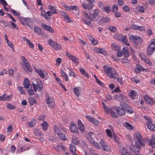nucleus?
I'll return each instance as SVG.
<instances>
[{"mask_svg":"<svg viewBox=\"0 0 155 155\" xmlns=\"http://www.w3.org/2000/svg\"><path fill=\"white\" fill-rule=\"evenodd\" d=\"M124 97H123L122 94H119L116 95L115 96V99L119 101L123 100Z\"/></svg>","mask_w":155,"mask_h":155,"instance_id":"30","label":"nucleus"},{"mask_svg":"<svg viewBox=\"0 0 155 155\" xmlns=\"http://www.w3.org/2000/svg\"><path fill=\"white\" fill-rule=\"evenodd\" d=\"M120 105L121 107L124 109L125 111L127 113L130 114H132L133 113L134 111L132 108L129 106L127 104L123 102H120Z\"/></svg>","mask_w":155,"mask_h":155,"instance_id":"3","label":"nucleus"},{"mask_svg":"<svg viewBox=\"0 0 155 155\" xmlns=\"http://www.w3.org/2000/svg\"><path fill=\"white\" fill-rule=\"evenodd\" d=\"M58 137L61 140H66V137L65 135L61 132L57 134Z\"/></svg>","mask_w":155,"mask_h":155,"instance_id":"25","label":"nucleus"},{"mask_svg":"<svg viewBox=\"0 0 155 155\" xmlns=\"http://www.w3.org/2000/svg\"><path fill=\"white\" fill-rule=\"evenodd\" d=\"M70 129L71 132L77 133L78 134V128L76 127V125L75 124H73V123H71V126Z\"/></svg>","mask_w":155,"mask_h":155,"instance_id":"16","label":"nucleus"},{"mask_svg":"<svg viewBox=\"0 0 155 155\" xmlns=\"http://www.w3.org/2000/svg\"><path fill=\"white\" fill-rule=\"evenodd\" d=\"M115 109L116 110V112L117 113V114L120 116H123L125 115V112L124 109L120 107H116Z\"/></svg>","mask_w":155,"mask_h":155,"instance_id":"10","label":"nucleus"},{"mask_svg":"<svg viewBox=\"0 0 155 155\" xmlns=\"http://www.w3.org/2000/svg\"><path fill=\"white\" fill-rule=\"evenodd\" d=\"M54 128L55 132L57 134L61 132L60 129L58 127L57 125H54Z\"/></svg>","mask_w":155,"mask_h":155,"instance_id":"44","label":"nucleus"},{"mask_svg":"<svg viewBox=\"0 0 155 155\" xmlns=\"http://www.w3.org/2000/svg\"><path fill=\"white\" fill-rule=\"evenodd\" d=\"M136 9L140 12H143L144 11V9L142 6H137L136 7Z\"/></svg>","mask_w":155,"mask_h":155,"instance_id":"32","label":"nucleus"},{"mask_svg":"<svg viewBox=\"0 0 155 155\" xmlns=\"http://www.w3.org/2000/svg\"><path fill=\"white\" fill-rule=\"evenodd\" d=\"M89 13L91 16V17L92 18H94L98 16L99 14V12L98 9H96L95 10H92L90 11Z\"/></svg>","mask_w":155,"mask_h":155,"instance_id":"9","label":"nucleus"},{"mask_svg":"<svg viewBox=\"0 0 155 155\" xmlns=\"http://www.w3.org/2000/svg\"><path fill=\"white\" fill-rule=\"evenodd\" d=\"M91 144H92L93 146L95 147L97 149H101V147L99 146V144L97 142H95V141H94V143H92Z\"/></svg>","mask_w":155,"mask_h":155,"instance_id":"50","label":"nucleus"},{"mask_svg":"<svg viewBox=\"0 0 155 155\" xmlns=\"http://www.w3.org/2000/svg\"><path fill=\"white\" fill-rule=\"evenodd\" d=\"M102 104L103 107L105 112H108L111 111V109L109 107H107L104 102H102Z\"/></svg>","mask_w":155,"mask_h":155,"instance_id":"29","label":"nucleus"},{"mask_svg":"<svg viewBox=\"0 0 155 155\" xmlns=\"http://www.w3.org/2000/svg\"><path fill=\"white\" fill-rule=\"evenodd\" d=\"M41 125L43 130L45 131L47 130L48 127V124L47 121H44L43 123L41 124Z\"/></svg>","mask_w":155,"mask_h":155,"instance_id":"18","label":"nucleus"},{"mask_svg":"<svg viewBox=\"0 0 155 155\" xmlns=\"http://www.w3.org/2000/svg\"><path fill=\"white\" fill-rule=\"evenodd\" d=\"M94 51L99 54H101L105 55H107V53L105 50L103 48H95L94 49Z\"/></svg>","mask_w":155,"mask_h":155,"instance_id":"13","label":"nucleus"},{"mask_svg":"<svg viewBox=\"0 0 155 155\" xmlns=\"http://www.w3.org/2000/svg\"><path fill=\"white\" fill-rule=\"evenodd\" d=\"M149 47L155 50V39L151 41L150 45L148 46Z\"/></svg>","mask_w":155,"mask_h":155,"instance_id":"34","label":"nucleus"},{"mask_svg":"<svg viewBox=\"0 0 155 155\" xmlns=\"http://www.w3.org/2000/svg\"><path fill=\"white\" fill-rule=\"evenodd\" d=\"M70 150L71 152L73 155H77L76 152V147L75 146L71 144L70 145Z\"/></svg>","mask_w":155,"mask_h":155,"instance_id":"17","label":"nucleus"},{"mask_svg":"<svg viewBox=\"0 0 155 155\" xmlns=\"http://www.w3.org/2000/svg\"><path fill=\"white\" fill-rule=\"evenodd\" d=\"M47 75V71L44 70L39 69V76L42 78H45V80L47 79L46 75Z\"/></svg>","mask_w":155,"mask_h":155,"instance_id":"12","label":"nucleus"},{"mask_svg":"<svg viewBox=\"0 0 155 155\" xmlns=\"http://www.w3.org/2000/svg\"><path fill=\"white\" fill-rule=\"evenodd\" d=\"M122 62L123 63H128L129 62V60L125 58H124L122 59Z\"/></svg>","mask_w":155,"mask_h":155,"instance_id":"64","label":"nucleus"},{"mask_svg":"<svg viewBox=\"0 0 155 155\" xmlns=\"http://www.w3.org/2000/svg\"><path fill=\"white\" fill-rule=\"evenodd\" d=\"M11 11L14 14V15L15 16H19L20 14L18 11H16L14 10L13 9H12L11 10Z\"/></svg>","mask_w":155,"mask_h":155,"instance_id":"49","label":"nucleus"},{"mask_svg":"<svg viewBox=\"0 0 155 155\" xmlns=\"http://www.w3.org/2000/svg\"><path fill=\"white\" fill-rule=\"evenodd\" d=\"M131 28L134 30H138L139 28V26L133 24L131 25Z\"/></svg>","mask_w":155,"mask_h":155,"instance_id":"58","label":"nucleus"},{"mask_svg":"<svg viewBox=\"0 0 155 155\" xmlns=\"http://www.w3.org/2000/svg\"><path fill=\"white\" fill-rule=\"evenodd\" d=\"M129 96L130 97H131L133 99L135 98L136 96L135 91L134 90L131 91L129 93Z\"/></svg>","mask_w":155,"mask_h":155,"instance_id":"39","label":"nucleus"},{"mask_svg":"<svg viewBox=\"0 0 155 155\" xmlns=\"http://www.w3.org/2000/svg\"><path fill=\"white\" fill-rule=\"evenodd\" d=\"M122 51L125 57H128L129 55V52L127 47H124Z\"/></svg>","mask_w":155,"mask_h":155,"instance_id":"23","label":"nucleus"},{"mask_svg":"<svg viewBox=\"0 0 155 155\" xmlns=\"http://www.w3.org/2000/svg\"><path fill=\"white\" fill-rule=\"evenodd\" d=\"M147 127L148 129L151 130H155V126L151 122L147 123Z\"/></svg>","mask_w":155,"mask_h":155,"instance_id":"19","label":"nucleus"},{"mask_svg":"<svg viewBox=\"0 0 155 155\" xmlns=\"http://www.w3.org/2000/svg\"><path fill=\"white\" fill-rule=\"evenodd\" d=\"M122 155H130L129 153L124 148H123L120 150Z\"/></svg>","mask_w":155,"mask_h":155,"instance_id":"37","label":"nucleus"},{"mask_svg":"<svg viewBox=\"0 0 155 155\" xmlns=\"http://www.w3.org/2000/svg\"><path fill=\"white\" fill-rule=\"evenodd\" d=\"M108 113H110L111 114V117L113 118H117V116L116 113L113 111L111 109V111L108 112Z\"/></svg>","mask_w":155,"mask_h":155,"instance_id":"54","label":"nucleus"},{"mask_svg":"<svg viewBox=\"0 0 155 155\" xmlns=\"http://www.w3.org/2000/svg\"><path fill=\"white\" fill-rule=\"evenodd\" d=\"M109 29L111 32H115L117 31V29L114 26H110L109 27Z\"/></svg>","mask_w":155,"mask_h":155,"instance_id":"55","label":"nucleus"},{"mask_svg":"<svg viewBox=\"0 0 155 155\" xmlns=\"http://www.w3.org/2000/svg\"><path fill=\"white\" fill-rule=\"evenodd\" d=\"M155 50L148 47L147 49V54L148 55H151L153 53Z\"/></svg>","mask_w":155,"mask_h":155,"instance_id":"31","label":"nucleus"},{"mask_svg":"<svg viewBox=\"0 0 155 155\" xmlns=\"http://www.w3.org/2000/svg\"><path fill=\"white\" fill-rule=\"evenodd\" d=\"M82 22H83L84 24L88 25L90 27H93V24L90 21H87L85 19H84L83 18H82Z\"/></svg>","mask_w":155,"mask_h":155,"instance_id":"26","label":"nucleus"},{"mask_svg":"<svg viewBox=\"0 0 155 155\" xmlns=\"http://www.w3.org/2000/svg\"><path fill=\"white\" fill-rule=\"evenodd\" d=\"M122 35V34L119 35L118 34H116L114 35V38L117 40L119 41L121 39Z\"/></svg>","mask_w":155,"mask_h":155,"instance_id":"48","label":"nucleus"},{"mask_svg":"<svg viewBox=\"0 0 155 155\" xmlns=\"http://www.w3.org/2000/svg\"><path fill=\"white\" fill-rule=\"evenodd\" d=\"M118 10V6L116 5H114L112 7V11L113 12H117Z\"/></svg>","mask_w":155,"mask_h":155,"instance_id":"63","label":"nucleus"},{"mask_svg":"<svg viewBox=\"0 0 155 155\" xmlns=\"http://www.w3.org/2000/svg\"><path fill=\"white\" fill-rule=\"evenodd\" d=\"M110 21V18L108 17L104 18L100 20V22L101 21L103 23L108 22Z\"/></svg>","mask_w":155,"mask_h":155,"instance_id":"36","label":"nucleus"},{"mask_svg":"<svg viewBox=\"0 0 155 155\" xmlns=\"http://www.w3.org/2000/svg\"><path fill=\"white\" fill-rule=\"evenodd\" d=\"M104 68L105 69V72L107 75L110 78H116L117 76V72L114 69L109 67H106L104 66Z\"/></svg>","mask_w":155,"mask_h":155,"instance_id":"2","label":"nucleus"},{"mask_svg":"<svg viewBox=\"0 0 155 155\" xmlns=\"http://www.w3.org/2000/svg\"><path fill=\"white\" fill-rule=\"evenodd\" d=\"M47 104H48V106L51 108H53L55 105V103L53 98H50L49 96H48L47 100Z\"/></svg>","mask_w":155,"mask_h":155,"instance_id":"11","label":"nucleus"},{"mask_svg":"<svg viewBox=\"0 0 155 155\" xmlns=\"http://www.w3.org/2000/svg\"><path fill=\"white\" fill-rule=\"evenodd\" d=\"M23 85L25 88H28L29 86V81L27 78H25L23 82Z\"/></svg>","mask_w":155,"mask_h":155,"instance_id":"24","label":"nucleus"},{"mask_svg":"<svg viewBox=\"0 0 155 155\" xmlns=\"http://www.w3.org/2000/svg\"><path fill=\"white\" fill-rule=\"evenodd\" d=\"M79 71L82 74L84 75L85 77H88V75L85 71L82 68L79 69Z\"/></svg>","mask_w":155,"mask_h":155,"instance_id":"35","label":"nucleus"},{"mask_svg":"<svg viewBox=\"0 0 155 155\" xmlns=\"http://www.w3.org/2000/svg\"><path fill=\"white\" fill-rule=\"evenodd\" d=\"M12 97L11 95H7L6 94H4V101L9 100L12 98Z\"/></svg>","mask_w":155,"mask_h":155,"instance_id":"47","label":"nucleus"},{"mask_svg":"<svg viewBox=\"0 0 155 155\" xmlns=\"http://www.w3.org/2000/svg\"><path fill=\"white\" fill-rule=\"evenodd\" d=\"M6 41L8 45L11 48L13 51H14V47H13V44L10 41H9L8 40H7Z\"/></svg>","mask_w":155,"mask_h":155,"instance_id":"52","label":"nucleus"},{"mask_svg":"<svg viewBox=\"0 0 155 155\" xmlns=\"http://www.w3.org/2000/svg\"><path fill=\"white\" fill-rule=\"evenodd\" d=\"M66 56L71 61H73L76 64H78L79 62L78 59L77 57L67 52H66Z\"/></svg>","mask_w":155,"mask_h":155,"instance_id":"6","label":"nucleus"},{"mask_svg":"<svg viewBox=\"0 0 155 155\" xmlns=\"http://www.w3.org/2000/svg\"><path fill=\"white\" fill-rule=\"evenodd\" d=\"M23 39L24 41H25L28 44V45L30 47L32 48L34 47V45L33 44L30 42L29 40L27 38H25L24 37L23 38Z\"/></svg>","mask_w":155,"mask_h":155,"instance_id":"28","label":"nucleus"},{"mask_svg":"<svg viewBox=\"0 0 155 155\" xmlns=\"http://www.w3.org/2000/svg\"><path fill=\"white\" fill-rule=\"evenodd\" d=\"M48 8L51 11V12L53 14H56L57 13L56 12L55 7L54 6L49 5Z\"/></svg>","mask_w":155,"mask_h":155,"instance_id":"27","label":"nucleus"},{"mask_svg":"<svg viewBox=\"0 0 155 155\" xmlns=\"http://www.w3.org/2000/svg\"><path fill=\"white\" fill-rule=\"evenodd\" d=\"M62 59L60 58H58L56 59V64L59 65L62 62Z\"/></svg>","mask_w":155,"mask_h":155,"instance_id":"62","label":"nucleus"},{"mask_svg":"<svg viewBox=\"0 0 155 155\" xmlns=\"http://www.w3.org/2000/svg\"><path fill=\"white\" fill-rule=\"evenodd\" d=\"M64 20L67 22H72L70 18L68 16V14L63 18Z\"/></svg>","mask_w":155,"mask_h":155,"instance_id":"45","label":"nucleus"},{"mask_svg":"<svg viewBox=\"0 0 155 155\" xmlns=\"http://www.w3.org/2000/svg\"><path fill=\"white\" fill-rule=\"evenodd\" d=\"M28 101L31 105H32L36 102L35 99L31 97H30L29 98Z\"/></svg>","mask_w":155,"mask_h":155,"instance_id":"41","label":"nucleus"},{"mask_svg":"<svg viewBox=\"0 0 155 155\" xmlns=\"http://www.w3.org/2000/svg\"><path fill=\"white\" fill-rule=\"evenodd\" d=\"M25 68H24L25 71H28L30 72H32V69L31 68L30 64H28V61H25V62L23 63Z\"/></svg>","mask_w":155,"mask_h":155,"instance_id":"14","label":"nucleus"},{"mask_svg":"<svg viewBox=\"0 0 155 155\" xmlns=\"http://www.w3.org/2000/svg\"><path fill=\"white\" fill-rule=\"evenodd\" d=\"M125 125L126 127L129 130H132L134 128L133 126L128 123L126 122Z\"/></svg>","mask_w":155,"mask_h":155,"instance_id":"42","label":"nucleus"},{"mask_svg":"<svg viewBox=\"0 0 155 155\" xmlns=\"http://www.w3.org/2000/svg\"><path fill=\"white\" fill-rule=\"evenodd\" d=\"M72 143L75 145H78L80 143L79 141L77 139H73L72 140Z\"/></svg>","mask_w":155,"mask_h":155,"instance_id":"57","label":"nucleus"},{"mask_svg":"<svg viewBox=\"0 0 155 155\" xmlns=\"http://www.w3.org/2000/svg\"><path fill=\"white\" fill-rule=\"evenodd\" d=\"M121 39L120 40L121 42H122L123 43L127 45L128 46H130V45L128 43H127V38L126 35H122V37H121Z\"/></svg>","mask_w":155,"mask_h":155,"instance_id":"22","label":"nucleus"},{"mask_svg":"<svg viewBox=\"0 0 155 155\" xmlns=\"http://www.w3.org/2000/svg\"><path fill=\"white\" fill-rule=\"evenodd\" d=\"M111 47L112 48L115 50H117L119 49V46L113 43L111 44Z\"/></svg>","mask_w":155,"mask_h":155,"instance_id":"40","label":"nucleus"},{"mask_svg":"<svg viewBox=\"0 0 155 155\" xmlns=\"http://www.w3.org/2000/svg\"><path fill=\"white\" fill-rule=\"evenodd\" d=\"M41 26L43 29L46 31H47L49 27V26H48L47 25L43 23H42L41 24Z\"/></svg>","mask_w":155,"mask_h":155,"instance_id":"59","label":"nucleus"},{"mask_svg":"<svg viewBox=\"0 0 155 155\" xmlns=\"http://www.w3.org/2000/svg\"><path fill=\"white\" fill-rule=\"evenodd\" d=\"M86 118L94 125L95 126H98L99 125V121L95 119L93 117L88 115H86Z\"/></svg>","mask_w":155,"mask_h":155,"instance_id":"8","label":"nucleus"},{"mask_svg":"<svg viewBox=\"0 0 155 155\" xmlns=\"http://www.w3.org/2000/svg\"><path fill=\"white\" fill-rule=\"evenodd\" d=\"M144 98L146 102L148 104L152 105L154 103V101L152 99L150 98L147 95H145L144 96Z\"/></svg>","mask_w":155,"mask_h":155,"instance_id":"15","label":"nucleus"},{"mask_svg":"<svg viewBox=\"0 0 155 155\" xmlns=\"http://www.w3.org/2000/svg\"><path fill=\"white\" fill-rule=\"evenodd\" d=\"M106 132L107 133V135L110 137H112V134L110 130L109 129L106 130Z\"/></svg>","mask_w":155,"mask_h":155,"instance_id":"61","label":"nucleus"},{"mask_svg":"<svg viewBox=\"0 0 155 155\" xmlns=\"http://www.w3.org/2000/svg\"><path fill=\"white\" fill-rule=\"evenodd\" d=\"M145 140L148 143V144L151 146L152 148L155 147V136L152 135V139H149L148 138H145Z\"/></svg>","mask_w":155,"mask_h":155,"instance_id":"7","label":"nucleus"},{"mask_svg":"<svg viewBox=\"0 0 155 155\" xmlns=\"http://www.w3.org/2000/svg\"><path fill=\"white\" fill-rule=\"evenodd\" d=\"M83 15L85 18L84 19L87 21H93V19L91 17V18L88 15V14L85 12H84L83 13Z\"/></svg>","mask_w":155,"mask_h":155,"instance_id":"21","label":"nucleus"},{"mask_svg":"<svg viewBox=\"0 0 155 155\" xmlns=\"http://www.w3.org/2000/svg\"><path fill=\"white\" fill-rule=\"evenodd\" d=\"M129 38L131 41L135 43H140L142 41V39L139 36L131 35Z\"/></svg>","mask_w":155,"mask_h":155,"instance_id":"5","label":"nucleus"},{"mask_svg":"<svg viewBox=\"0 0 155 155\" xmlns=\"http://www.w3.org/2000/svg\"><path fill=\"white\" fill-rule=\"evenodd\" d=\"M87 9L88 10H91L94 7V5L92 3H88L87 5Z\"/></svg>","mask_w":155,"mask_h":155,"instance_id":"60","label":"nucleus"},{"mask_svg":"<svg viewBox=\"0 0 155 155\" xmlns=\"http://www.w3.org/2000/svg\"><path fill=\"white\" fill-rule=\"evenodd\" d=\"M0 22L3 23L5 27H10L11 28H12L11 27H10V24L9 22L7 21H4L3 20H1Z\"/></svg>","mask_w":155,"mask_h":155,"instance_id":"46","label":"nucleus"},{"mask_svg":"<svg viewBox=\"0 0 155 155\" xmlns=\"http://www.w3.org/2000/svg\"><path fill=\"white\" fill-rule=\"evenodd\" d=\"M41 14L42 16L44 17L47 20H49L51 18L50 17H48L45 12V10H42L41 11Z\"/></svg>","mask_w":155,"mask_h":155,"instance_id":"33","label":"nucleus"},{"mask_svg":"<svg viewBox=\"0 0 155 155\" xmlns=\"http://www.w3.org/2000/svg\"><path fill=\"white\" fill-rule=\"evenodd\" d=\"M135 137L137 138L139 144L137 142L135 143V147H136V148H135L134 150L133 149V151L136 153V155H138V153L140 149V145L142 147L145 146V141L143 139L141 134L139 132H136L135 134Z\"/></svg>","mask_w":155,"mask_h":155,"instance_id":"1","label":"nucleus"},{"mask_svg":"<svg viewBox=\"0 0 155 155\" xmlns=\"http://www.w3.org/2000/svg\"><path fill=\"white\" fill-rule=\"evenodd\" d=\"M102 148L105 151H109L110 150V147L107 145H106L102 147Z\"/></svg>","mask_w":155,"mask_h":155,"instance_id":"51","label":"nucleus"},{"mask_svg":"<svg viewBox=\"0 0 155 155\" xmlns=\"http://www.w3.org/2000/svg\"><path fill=\"white\" fill-rule=\"evenodd\" d=\"M81 89L79 87H76L74 89V93L78 97L80 96L81 95Z\"/></svg>","mask_w":155,"mask_h":155,"instance_id":"20","label":"nucleus"},{"mask_svg":"<svg viewBox=\"0 0 155 155\" xmlns=\"http://www.w3.org/2000/svg\"><path fill=\"white\" fill-rule=\"evenodd\" d=\"M19 19L20 20L21 23L23 25H25V20H27L26 18H23L21 17H19Z\"/></svg>","mask_w":155,"mask_h":155,"instance_id":"53","label":"nucleus"},{"mask_svg":"<svg viewBox=\"0 0 155 155\" xmlns=\"http://www.w3.org/2000/svg\"><path fill=\"white\" fill-rule=\"evenodd\" d=\"M36 123V121L35 119H33L31 120L30 122L29 123L28 126L29 127H33L35 124Z\"/></svg>","mask_w":155,"mask_h":155,"instance_id":"38","label":"nucleus"},{"mask_svg":"<svg viewBox=\"0 0 155 155\" xmlns=\"http://www.w3.org/2000/svg\"><path fill=\"white\" fill-rule=\"evenodd\" d=\"M48 44L53 48L56 50L61 49V46L57 43L52 40L51 39H49L48 41Z\"/></svg>","mask_w":155,"mask_h":155,"instance_id":"4","label":"nucleus"},{"mask_svg":"<svg viewBox=\"0 0 155 155\" xmlns=\"http://www.w3.org/2000/svg\"><path fill=\"white\" fill-rule=\"evenodd\" d=\"M6 107L8 109L10 110L15 109V105H12L10 104H7Z\"/></svg>","mask_w":155,"mask_h":155,"instance_id":"43","label":"nucleus"},{"mask_svg":"<svg viewBox=\"0 0 155 155\" xmlns=\"http://www.w3.org/2000/svg\"><path fill=\"white\" fill-rule=\"evenodd\" d=\"M18 90L20 91L21 94H23L25 93V91L23 89V87L21 86H19L18 87Z\"/></svg>","mask_w":155,"mask_h":155,"instance_id":"56","label":"nucleus"}]
</instances>
